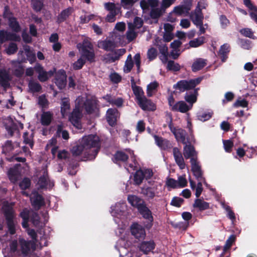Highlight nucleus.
<instances>
[{"instance_id":"nucleus-5","label":"nucleus","mask_w":257,"mask_h":257,"mask_svg":"<svg viewBox=\"0 0 257 257\" xmlns=\"http://www.w3.org/2000/svg\"><path fill=\"white\" fill-rule=\"evenodd\" d=\"M120 225L118 224L119 228L116 231L117 235L120 236V239L117 242L116 247H118V250L119 252L120 257H128L130 253H126V250L125 247H123L124 245V240L126 236L127 235L125 228L127 225L123 224L122 227L120 226Z\"/></svg>"},{"instance_id":"nucleus-13","label":"nucleus","mask_w":257,"mask_h":257,"mask_svg":"<svg viewBox=\"0 0 257 257\" xmlns=\"http://www.w3.org/2000/svg\"><path fill=\"white\" fill-rule=\"evenodd\" d=\"M35 70L39 73L38 78L41 81H46L49 77H51L54 71H49L48 72H46L44 70L43 68L39 64H37L35 66Z\"/></svg>"},{"instance_id":"nucleus-51","label":"nucleus","mask_w":257,"mask_h":257,"mask_svg":"<svg viewBox=\"0 0 257 257\" xmlns=\"http://www.w3.org/2000/svg\"><path fill=\"white\" fill-rule=\"evenodd\" d=\"M142 170H138L134 175V181L137 184H141L144 179Z\"/></svg>"},{"instance_id":"nucleus-1","label":"nucleus","mask_w":257,"mask_h":257,"mask_svg":"<svg viewBox=\"0 0 257 257\" xmlns=\"http://www.w3.org/2000/svg\"><path fill=\"white\" fill-rule=\"evenodd\" d=\"M84 108L88 113L95 111L97 109L96 100L86 95L79 96L76 98L75 107L69 116V120L77 129L82 128L80 120Z\"/></svg>"},{"instance_id":"nucleus-47","label":"nucleus","mask_w":257,"mask_h":257,"mask_svg":"<svg viewBox=\"0 0 257 257\" xmlns=\"http://www.w3.org/2000/svg\"><path fill=\"white\" fill-rule=\"evenodd\" d=\"M104 98L110 104L115 105L118 107L121 106L123 103V100L121 98L113 99L109 95H106Z\"/></svg>"},{"instance_id":"nucleus-55","label":"nucleus","mask_w":257,"mask_h":257,"mask_svg":"<svg viewBox=\"0 0 257 257\" xmlns=\"http://www.w3.org/2000/svg\"><path fill=\"white\" fill-rule=\"evenodd\" d=\"M31 186V180L27 178H24L19 183V186L22 190L28 189Z\"/></svg>"},{"instance_id":"nucleus-23","label":"nucleus","mask_w":257,"mask_h":257,"mask_svg":"<svg viewBox=\"0 0 257 257\" xmlns=\"http://www.w3.org/2000/svg\"><path fill=\"white\" fill-rule=\"evenodd\" d=\"M111 213L114 217L120 216L122 212L125 209L126 205L124 203H117L111 206Z\"/></svg>"},{"instance_id":"nucleus-37","label":"nucleus","mask_w":257,"mask_h":257,"mask_svg":"<svg viewBox=\"0 0 257 257\" xmlns=\"http://www.w3.org/2000/svg\"><path fill=\"white\" fill-rule=\"evenodd\" d=\"M126 35L127 39L130 42L133 41L137 37V33L135 31L133 24L131 23H128V30L127 31Z\"/></svg>"},{"instance_id":"nucleus-63","label":"nucleus","mask_w":257,"mask_h":257,"mask_svg":"<svg viewBox=\"0 0 257 257\" xmlns=\"http://www.w3.org/2000/svg\"><path fill=\"white\" fill-rule=\"evenodd\" d=\"M104 8L109 12H115L116 8L115 5L113 3H106L104 4Z\"/></svg>"},{"instance_id":"nucleus-62","label":"nucleus","mask_w":257,"mask_h":257,"mask_svg":"<svg viewBox=\"0 0 257 257\" xmlns=\"http://www.w3.org/2000/svg\"><path fill=\"white\" fill-rule=\"evenodd\" d=\"M62 125L58 126L57 132V134L60 135V133H61L62 137L63 138V139H64V140H68L69 138V134H68V132L64 131V130H62Z\"/></svg>"},{"instance_id":"nucleus-54","label":"nucleus","mask_w":257,"mask_h":257,"mask_svg":"<svg viewBox=\"0 0 257 257\" xmlns=\"http://www.w3.org/2000/svg\"><path fill=\"white\" fill-rule=\"evenodd\" d=\"M57 143V141L55 138H52L49 142V143L47 144L46 147L48 148L49 147H53L51 149V152L53 156H54L57 152L58 148L56 147V145Z\"/></svg>"},{"instance_id":"nucleus-2","label":"nucleus","mask_w":257,"mask_h":257,"mask_svg":"<svg viewBox=\"0 0 257 257\" xmlns=\"http://www.w3.org/2000/svg\"><path fill=\"white\" fill-rule=\"evenodd\" d=\"M99 138L90 135L82 138L79 144L74 147L72 153L75 156H83L88 160L95 158L99 150Z\"/></svg>"},{"instance_id":"nucleus-28","label":"nucleus","mask_w":257,"mask_h":257,"mask_svg":"<svg viewBox=\"0 0 257 257\" xmlns=\"http://www.w3.org/2000/svg\"><path fill=\"white\" fill-rule=\"evenodd\" d=\"M154 137L155 140L156 144L161 149L166 150L171 147V144L168 141L163 139L162 138H159L156 135H154Z\"/></svg>"},{"instance_id":"nucleus-30","label":"nucleus","mask_w":257,"mask_h":257,"mask_svg":"<svg viewBox=\"0 0 257 257\" xmlns=\"http://www.w3.org/2000/svg\"><path fill=\"white\" fill-rule=\"evenodd\" d=\"M8 174L10 180L13 183H16L20 176V173L17 167L10 169Z\"/></svg>"},{"instance_id":"nucleus-10","label":"nucleus","mask_w":257,"mask_h":257,"mask_svg":"<svg viewBox=\"0 0 257 257\" xmlns=\"http://www.w3.org/2000/svg\"><path fill=\"white\" fill-rule=\"evenodd\" d=\"M168 101L171 109L174 111L185 113L192 108V105H187L183 101H180L175 103L174 98L172 96L169 97Z\"/></svg>"},{"instance_id":"nucleus-42","label":"nucleus","mask_w":257,"mask_h":257,"mask_svg":"<svg viewBox=\"0 0 257 257\" xmlns=\"http://www.w3.org/2000/svg\"><path fill=\"white\" fill-rule=\"evenodd\" d=\"M229 50L230 47L227 44H224L221 46L219 54L222 61H225L226 59V55L229 52Z\"/></svg>"},{"instance_id":"nucleus-31","label":"nucleus","mask_w":257,"mask_h":257,"mask_svg":"<svg viewBox=\"0 0 257 257\" xmlns=\"http://www.w3.org/2000/svg\"><path fill=\"white\" fill-rule=\"evenodd\" d=\"M53 118V113L49 111L43 112L41 116V123L43 125H48Z\"/></svg>"},{"instance_id":"nucleus-19","label":"nucleus","mask_w":257,"mask_h":257,"mask_svg":"<svg viewBox=\"0 0 257 257\" xmlns=\"http://www.w3.org/2000/svg\"><path fill=\"white\" fill-rule=\"evenodd\" d=\"M173 156L176 163L179 166L181 169L185 168V164L182 155L180 150L177 148L173 149Z\"/></svg>"},{"instance_id":"nucleus-50","label":"nucleus","mask_w":257,"mask_h":257,"mask_svg":"<svg viewBox=\"0 0 257 257\" xmlns=\"http://www.w3.org/2000/svg\"><path fill=\"white\" fill-rule=\"evenodd\" d=\"M149 7L150 9H152L153 10L151 12V15L152 17H157L159 16V14H155L154 9L158 7L159 5L158 0H149Z\"/></svg>"},{"instance_id":"nucleus-4","label":"nucleus","mask_w":257,"mask_h":257,"mask_svg":"<svg viewBox=\"0 0 257 257\" xmlns=\"http://www.w3.org/2000/svg\"><path fill=\"white\" fill-rule=\"evenodd\" d=\"M28 60L30 63H33L36 60L35 53L30 49L28 46L24 47V51H20L18 53V61L13 62L15 67L14 70L17 76H20L24 72V69L21 65V62H24Z\"/></svg>"},{"instance_id":"nucleus-9","label":"nucleus","mask_w":257,"mask_h":257,"mask_svg":"<svg viewBox=\"0 0 257 257\" xmlns=\"http://www.w3.org/2000/svg\"><path fill=\"white\" fill-rule=\"evenodd\" d=\"M201 78L191 79L189 81L181 80L174 85V88L179 90L180 91H184L186 90L190 89L195 87L201 81Z\"/></svg>"},{"instance_id":"nucleus-39","label":"nucleus","mask_w":257,"mask_h":257,"mask_svg":"<svg viewBox=\"0 0 257 257\" xmlns=\"http://www.w3.org/2000/svg\"><path fill=\"white\" fill-rule=\"evenodd\" d=\"M73 9L71 8H68L63 10L58 16V22L61 23L64 21L72 13Z\"/></svg>"},{"instance_id":"nucleus-48","label":"nucleus","mask_w":257,"mask_h":257,"mask_svg":"<svg viewBox=\"0 0 257 257\" xmlns=\"http://www.w3.org/2000/svg\"><path fill=\"white\" fill-rule=\"evenodd\" d=\"M30 212V211L25 209H24L20 214L21 217L23 219V221L22 222L23 227L24 228H27L28 226V221L29 217Z\"/></svg>"},{"instance_id":"nucleus-35","label":"nucleus","mask_w":257,"mask_h":257,"mask_svg":"<svg viewBox=\"0 0 257 257\" xmlns=\"http://www.w3.org/2000/svg\"><path fill=\"white\" fill-rule=\"evenodd\" d=\"M198 181L197 186L196 187L195 182L191 179L189 180L191 189L193 190L195 189V196L197 198H198L200 196L203 191L202 185L201 182V181Z\"/></svg>"},{"instance_id":"nucleus-41","label":"nucleus","mask_w":257,"mask_h":257,"mask_svg":"<svg viewBox=\"0 0 257 257\" xmlns=\"http://www.w3.org/2000/svg\"><path fill=\"white\" fill-rule=\"evenodd\" d=\"M139 211L144 218L148 219L151 221L153 220V217L152 216L151 212L146 207L145 204L139 210Z\"/></svg>"},{"instance_id":"nucleus-22","label":"nucleus","mask_w":257,"mask_h":257,"mask_svg":"<svg viewBox=\"0 0 257 257\" xmlns=\"http://www.w3.org/2000/svg\"><path fill=\"white\" fill-rule=\"evenodd\" d=\"M128 202L138 210L145 204L144 200L135 195H129L127 197Z\"/></svg>"},{"instance_id":"nucleus-27","label":"nucleus","mask_w":257,"mask_h":257,"mask_svg":"<svg viewBox=\"0 0 257 257\" xmlns=\"http://www.w3.org/2000/svg\"><path fill=\"white\" fill-rule=\"evenodd\" d=\"M154 248L155 243L153 241H144L140 246V250L145 253H148L153 250Z\"/></svg>"},{"instance_id":"nucleus-11","label":"nucleus","mask_w":257,"mask_h":257,"mask_svg":"<svg viewBox=\"0 0 257 257\" xmlns=\"http://www.w3.org/2000/svg\"><path fill=\"white\" fill-rule=\"evenodd\" d=\"M191 164V170L198 181H202L203 183L207 186L205 179L202 176V172L201 170V167L196 159H191L190 160Z\"/></svg>"},{"instance_id":"nucleus-40","label":"nucleus","mask_w":257,"mask_h":257,"mask_svg":"<svg viewBox=\"0 0 257 257\" xmlns=\"http://www.w3.org/2000/svg\"><path fill=\"white\" fill-rule=\"evenodd\" d=\"M193 206L194 207L198 208L200 210H206L209 207L208 203L200 199L195 200Z\"/></svg>"},{"instance_id":"nucleus-32","label":"nucleus","mask_w":257,"mask_h":257,"mask_svg":"<svg viewBox=\"0 0 257 257\" xmlns=\"http://www.w3.org/2000/svg\"><path fill=\"white\" fill-rule=\"evenodd\" d=\"M70 108L69 99L64 98L61 100V113L63 117H65L69 111Z\"/></svg>"},{"instance_id":"nucleus-3","label":"nucleus","mask_w":257,"mask_h":257,"mask_svg":"<svg viewBox=\"0 0 257 257\" xmlns=\"http://www.w3.org/2000/svg\"><path fill=\"white\" fill-rule=\"evenodd\" d=\"M20 250L18 249V242L17 240H13L10 243L9 246H6L3 250V253L4 257H13L19 251L24 255L29 254L32 250H34L33 243L32 241H28L22 237L19 238Z\"/></svg>"},{"instance_id":"nucleus-45","label":"nucleus","mask_w":257,"mask_h":257,"mask_svg":"<svg viewBox=\"0 0 257 257\" xmlns=\"http://www.w3.org/2000/svg\"><path fill=\"white\" fill-rule=\"evenodd\" d=\"M10 80V77L6 71L0 72V83L4 87H6L8 86V82Z\"/></svg>"},{"instance_id":"nucleus-44","label":"nucleus","mask_w":257,"mask_h":257,"mask_svg":"<svg viewBox=\"0 0 257 257\" xmlns=\"http://www.w3.org/2000/svg\"><path fill=\"white\" fill-rule=\"evenodd\" d=\"M134 65V63L132 60V55L130 54L128 55L127 59L125 61L124 67H123V71L125 73L130 72Z\"/></svg>"},{"instance_id":"nucleus-21","label":"nucleus","mask_w":257,"mask_h":257,"mask_svg":"<svg viewBox=\"0 0 257 257\" xmlns=\"http://www.w3.org/2000/svg\"><path fill=\"white\" fill-rule=\"evenodd\" d=\"M185 145V146L183 149V155L184 157L186 159L190 158L191 159H196L197 160V153L195 151L194 147L190 145H187V144Z\"/></svg>"},{"instance_id":"nucleus-12","label":"nucleus","mask_w":257,"mask_h":257,"mask_svg":"<svg viewBox=\"0 0 257 257\" xmlns=\"http://www.w3.org/2000/svg\"><path fill=\"white\" fill-rule=\"evenodd\" d=\"M200 3H198V6L195 9V11L190 15V19L196 26L198 25L201 24L203 19V16L201 12L200 8Z\"/></svg>"},{"instance_id":"nucleus-56","label":"nucleus","mask_w":257,"mask_h":257,"mask_svg":"<svg viewBox=\"0 0 257 257\" xmlns=\"http://www.w3.org/2000/svg\"><path fill=\"white\" fill-rule=\"evenodd\" d=\"M167 69L169 70L177 71L180 70V66L173 61H169L167 63Z\"/></svg>"},{"instance_id":"nucleus-43","label":"nucleus","mask_w":257,"mask_h":257,"mask_svg":"<svg viewBox=\"0 0 257 257\" xmlns=\"http://www.w3.org/2000/svg\"><path fill=\"white\" fill-rule=\"evenodd\" d=\"M205 38L204 37H200L192 40L189 43L190 47L196 48L202 45L204 43Z\"/></svg>"},{"instance_id":"nucleus-14","label":"nucleus","mask_w":257,"mask_h":257,"mask_svg":"<svg viewBox=\"0 0 257 257\" xmlns=\"http://www.w3.org/2000/svg\"><path fill=\"white\" fill-rule=\"evenodd\" d=\"M131 232L136 238L143 239L146 236L144 228L138 223H134L131 227Z\"/></svg>"},{"instance_id":"nucleus-17","label":"nucleus","mask_w":257,"mask_h":257,"mask_svg":"<svg viewBox=\"0 0 257 257\" xmlns=\"http://www.w3.org/2000/svg\"><path fill=\"white\" fill-rule=\"evenodd\" d=\"M55 83L61 89L65 87L66 84V75L64 70H61L57 73Z\"/></svg>"},{"instance_id":"nucleus-29","label":"nucleus","mask_w":257,"mask_h":257,"mask_svg":"<svg viewBox=\"0 0 257 257\" xmlns=\"http://www.w3.org/2000/svg\"><path fill=\"white\" fill-rule=\"evenodd\" d=\"M98 47L105 51H110L115 47L114 43L109 40L99 41L97 44Z\"/></svg>"},{"instance_id":"nucleus-15","label":"nucleus","mask_w":257,"mask_h":257,"mask_svg":"<svg viewBox=\"0 0 257 257\" xmlns=\"http://www.w3.org/2000/svg\"><path fill=\"white\" fill-rule=\"evenodd\" d=\"M125 53L124 49H120L115 51L112 54H108L104 57L106 63H112L118 60L120 57Z\"/></svg>"},{"instance_id":"nucleus-26","label":"nucleus","mask_w":257,"mask_h":257,"mask_svg":"<svg viewBox=\"0 0 257 257\" xmlns=\"http://www.w3.org/2000/svg\"><path fill=\"white\" fill-rule=\"evenodd\" d=\"M189 10L190 8L186 6L183 5L178 6L174 8L173 11L172 12V15L186 16L188 14Z\"/></svg>"},{"instance_id":"nucleus-25","label":"nucleus","mask_w":257,"mask_h":257,"mask_svg":"<svg viewBox=\"0 0 257 257\" xmlns=\"http://www.w3.org/2000/svg\"><path fill=\"white\" fill-rule=\"evenodd\" d=\"M133 90L134 93L136 97L138 102L140 101V103L142 104V101L146 100V97L144 96V91L143 89L139 86H133ZM142 105V104H141ZM144 108L145 106L144 105H142Z\"/></svg>"},{"instance_id":"nucleus-49","label":"nucleus","mask_w":257,"mask_h":257,"mask_svg":"<svg viewBox=\"0 0 257 257\" xmlns=\"http://www.w3.org/2000/svg\"><path fill=\"white\" fill-rule=\"evenodd\" d=\"M212 114L211 111L199 112L197 114V118L200 121H205L209 120L212 117Z\"/></svg>"},{"instance_id":"nucleus-16","label":"nucleus","mask_w":257,"mask_h":257,"mask_svg":"<svg viewBox=\"0 0 257 257\" xmlns=\"http://www.w3.org/2000/svg\"><path fill=\"white\" fill-rule=\"evenodd\" d=\"M20 37L15 33H11L2 30L0 31V42L3 43L8 40L19 41Z\"/></svg>"},{"instance_id":"nucleus-8","label":"nucleus","mask_w":257,"mask_h":257,"mask_svg":"<svg viewBox=\"0 0 257 257\" xmlns=\"http://www.w3.org/2000/svg\"><path fill=\"white\" fill-rule=\"evenodd\" d=\"M170 122L169 123V127L171 132L174 135L176 140L178 142H181L183 144H186L189 143L188 139L186 138L185 131L179 127L174 126L172 122V118L170 117Z\"/></svg>"},{"instance_id":"nucleus-33","label":"nucleus","mask_w":257,"mask_h":257,"mask_svg":"<svg viewBox=\"0 0 257 257\" xmlns=\"http://www.w3.org/2000/svg\"><path fill=\"white\" fill-rule=\"evenodd\" d=\"M32 205L35 207H39L43 204V198L41 196L37 194L33 193L30 197Z\"/></svg>"},{"instance_id":"nucleus-36","label":"nucleus","mask_w":257,"mask_h":257,"mask_svg":"<svg viewBox=\"0 0 257 257\" xmlns=\"http://www.w3.org/2000/svg\"><path fill=\"white\" fill-rule=\"evenodd\" d=\"M159 87V83L158 82L154 81L147 86V93L148 96H152L154 93L157 92Z\"/></svg>"},{"instance_id":"nucleus-6","label":"nucleus","mask_w":257,"mask_h":257,"mask_svg":"<svg viewBox=\"0 0 257 257\" xmlns=\"http://www.w3.org/2000/svg\"><path fill=\"white\" fill-rule=\"evenodd\" d=\"M3 210L6 217L9 231L11 234H13L15 233L16 222L13 220L14 215L12 205L8 203H5L3 207Z\"/></svg>"},{"instance_id":"nucleus-7","label":"nucleus","mask_w":257,"mask_h":257,"mask_svg":"<svg viewBox=\"0 0 257 257\" xmlns=\"http://www.w3.org/2000/svg\"><path fill=\"white\" fill-rule=\"evenodd\" d=\"M77 48L81 53L82 56L86 58L88 61H92L94 59V53L92 45L88 40H84L83 44H78Z\"/></svg>"},{"instance_id":"nucleus-59","label":"nucleus","mask_w":257,"mask_h":257,"mask_svg":"<svg viewBox=\"0 0 257 257\" xmlns=\"http://www.w3.org/2000/svg\"><path fill=\"white\" fill-rule=\"evenodd\" d=\"M32 4L36 11H40L43 7V3L41 0H32Z\"/></svg>"},{"instance_id":"nucleus-64","label":"nucleus","mask_w":257,"mask_h":257,"mask_svg":"<svg viewBox=\"0 0 257 257\" xmlns=\"http://www.w3.org/2000/svg\"><path fill=\"white\" fill-rule=\"evenodd\" d=\"M17 46L15 43H11L8 48L6 49V52L8 54H13L16 52Z\"/></svg>"},{"instance_id":"nucleus-53","label":"nucleus","mask_w":257,"mask_h":257,"mask_svg":"<svg viewBox=\"0 0 257 257\" xmlns=\"http://www.w3.org/2000/svg\"><path fill=\"white\" fill-rule=\"evenodd\" d=\"M197 92L193 94H186L185 96V99L187 102L189 103V105H192V106L193 104L197 100Z\"/></svg>"},{"instance_id":"nucleus-52","label":"nucleus","mask_w":257,"mask_h":257,"mask_svg":"<svg viewBox=\"0 0 257 257\" xmlns=\"http://www.w3.org/2000/svg\"><path fill=\"white\" fill-rule=\"evenodd\" d=\"M9 26L15 32H18L20 31V27L15 18H12L9 21Z\"/></svg>"},{"instance_id":"nucleus-60","label":"nucleus","mask_w":257,"mask_h":257,"mask_svg":"<svg viewBox=\"0 0 257 257\" xmlns=\"http://www.w3.org/2000/svg\"><path fill=\"white\" fill-rule=\"evenodd\" d=\"M235 236L234 235H230L226 241L225 244L224 246V250H226L229 248L233 242L235 241Z\"/></svg>"},{"instance_id":"nucleus-38","label":"nucleus","mask_w":257,"mask_h":257,"mask_svg":"<svg viewBox=\"0 0 257 257\" xmlns=\"http://www.w3.org/2000/svg\"><path fill=\"white\" fill-rule=\"evenodd\" d=\"M138 103L140 106L145 110H154L156 108L154 104L151 102V100L147 99L146 98L145 100L142 101V105L145 106L144 108L142 107L140 101L138 102Z\"/></svg>"},{"instance_id":"nucleus-18","label":"nucleus","mask_w":257,"mask_h":257,"mask_svg":"<svg viewBox=\"0 0 257 257\" xmlns=\"http://www.w3.org/2000/svg\"><path fill=\"white\" fill-rule=\"evenodd\" d=\"M119 116L118 111L115 108L108 109L106 112V119L109 125L112 126L116 123Z\"/></svg>"},{"instance_id":"nucleus-46","label":"nucleus","mask_w":257,"mask_h":257,"mask_svg":"<svg viewBox=\"0 0 257 257\" xmlns=\"http://www.w3.org/2000/svg\"><path fill=\"white\" fill-rule=\"evenodd\" d=\"M139 0H121L120 5L124 9H131Z\"/></svg>"},{"instance_id":"nucleus-24","label":"nucleus","mask_w":257,"mask_h":257,"mask_svg":"<svg viewBox=\"0 0 257 257\" xmlns=\"http://www.w3.org/2000/svg\"><path fill=\"white\" fill-rule=\"evenodd\" d=\"M38 184L41 188L51 187L53 184L49 182L47 178V173L44 170L43 175L41 176L38 182Z\"/></svg>"},{"instance_id":"nucleus-58","label":"nucleus","mask_w":257,"mask_h":257,"mask_svg":"<svg viewBox=\"0 0 257 257\" xmlns=\"http://www.w3.org/2000/svg\"><path fill=\"white\" fill-rule=\"evenodd\" d=\"M127 158V156L122 152H117L114 156V159L116 161H125Z\"/></svg>"},{"instance_id":"nucleus-34","label":"nucleus","mask_w":257,"mask_h":257,"mask_svg":"<svg viewBox=\"0 0 257 257\" xmlns=\"http://www.w3.org/2000/svg\"><path fill=\"white\" fill-rule=\"evenodd\" d=\"M206 65V60L202 58H198L195 60L192 66L193 71H198L203 68Z\"/></svg>"},{"instance_id":"nucleus-20","label":"nucleus","mask_w":257,"mask_h":257,"mask_svg":"<svg viewBox=\"0 0 257 257\" xmlns=\"http://www.w3.org/2000/svg\"><path fill=\"white\" fill-rule=\"evenodd\" d=\"M142 193L148 198L152 199L158 196L157 186L144 187L142 189Z\"/></svg>"},{"instance_id":"nucleus-61","label":"nucleus","mask_w":257,"mask_h":257,"mask_svg":"<svg viewBox=\"0 0 257 257\" xmlns=\"http://www.w3.org/2000/svg\"><path fill=\"white\" fill-rule=\"evenodd\" d=\"M111 81L113 83H118L121 79V76L115 72L111 73L109 75Z\"/></svg>"},{"instance_id":"nucleus-57","label":"nucleus","mask_w":257,"mask_h":257,"mask_svg":"<svg viewBox=\"0 0 257 257\" xmlns=\"http://www.w3.org/2000/svg\"><path fill=\"white\" fill-rule=\"evenodd\" d=\"M29 87L30 90L33 92H38L41 89V86L39 83L33 81H31L29 82Z\"/></svg>"}]
</instances>
